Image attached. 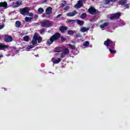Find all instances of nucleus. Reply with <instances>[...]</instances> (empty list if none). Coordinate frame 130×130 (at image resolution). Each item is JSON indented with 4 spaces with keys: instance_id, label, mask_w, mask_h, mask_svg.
I'll list each match as a JSON object with an SVG mask.
<instances>
[{
    "instance_id": "23",
    "label": "nucleus",
    "mask_w": 130,
    "mask_h": 130,
    "mask_svg": "<svg viewBox=\"0 0 130 130\" xmlns=\"http://www.w3.org/2000/svg\"><path fill=\"white\" fill-rule=\"evenodd\" d=\"M15 26H16V27H17L18 28H19V27L21 26V22H20V21H16Z\"/></svg>"
},
{
    "instance_id": "2",
    "label": "nucleus",
    "mask_w": 130,
    "mask_h": 130,
    "mask_svg": "<svg viewBox=\"0 0 130 130\" xmlns=\"http://www.w3.org/2000/svg\"><path fill=\"white\" fill-rule=\"evenodd\" d=\"M37 41L38 43H41L42 42V38L39 35V33L35 32L31 41V43L33 45L37 44Z\"/></svg>"
},
{
    "instance_id": "6",
    "label": "nucleus",
    "mask_w": 130,
    "mask_h": 130,
    "mask_svg": "<svg viewBox=\"0 0 130 130\" xmlns=\"http://www.w3.org/2000/svg\"><path fill=\"white\" fill-rule=\"evenodd\" d=\"M121 16V14L120 13L117 12L114 14H112L110 17V20H118L119 18Z\"/></svg>"
},
{
    "instance_id": "34",
    "label": "nucleus",
    "mask_w": 130,
    "mask_h": 130,
    "mask_svg": "<svg viewBox=\"0 0 130 130\" xmlns=\"http://www.w3.org/2000/svg\"><path fill=\"white\" fill-rule=\"evenodd\" d=\"M67 3L66 1H63V3L61 4L62 7L63 8V7H65L66 4Z\"/></svg>"
},
{
    "instance_id": "24",
    "label": "nucleus",
    "mask_w": 130,
    "mask_h": 130,
    "mask_svg": "<svg viewBox=\"0 0 130 130\" xmlns=\"http://www.w3.org/2000/svg\"><path fill=\"white\" fill-rule=\"evenodd\" d=\"M76 30L74 31V30H71L68 31V35H73L74 33H76Z\"/></svg>"
},
{
    "instance_id": "9",
    "label": "nucleus",
    "mask_w": 130,
    "mask_h": 130,
    "mask_svg": "<svg viewBox=\"0 0 130 130\" xmlns=\"http://www.w3.org/2000/svg\"><path fill=\"white\" fill-rule=\"evenodd\" d=\"M88 12L90 15H95L97 13V10L95 8L91 7L88 9Z\"/></svg>"
},
{
    "instance_id": "27",
    "label": "nucleus",
    "mask_w": 130,
    "mask_h": 130,
    "mask_svg": "<svg viewBox=\"0 0 130 130\" xmlns=\"http://www.w3.org/2000/svg\"><path fill=\"white\" fill-rule=\"evenodd\" d=\"M80 18H81V19H85V18H87V14L83 13L81 15Z\"/></svg>"
},
{
    "instance_id": "44",
    "label": "nucleus",
    "mask_w": 130,
    "mask_h": 130,
    "mask_svg": "<svg viewBox=\"0 0 130 130\" xmlns=\"http://www.w3.org/2000/svg\"><path fill=\"white\" fill-rule=\"evenodd\" d=\"M38 15H36V17L38 18Z\"/></svg>"
},
{
    "instance_id": "29",
    "label": "nucleus",
    "mask_w": 130,
    "mask_h": 130,
    "mask_svg": "<svg viewBox=\"0 0 130 130\" xmlns=\"http://www.w3.org/2000/svg\"><path fill=\"white\" fill-rule=\"evenodd\" d=\"M110 52L111 53H112V54H115V53H116V50H112V49H111V48H110L109 49Z\"/></svg>"
},
{
    "instance_id": "19",
    "label": "nucleus",
    "mask_w": 130,
    "mask_h": 130,
    "mask_svg": "<svg viewBox=\"0 0 130 130\" xmlns=\"http://www.w3.org/2000/svg\"><path fill=\"white\" fill-rule=\"evenodd\" d=\"M107 26H109V22H105L103 24L100 25V27L103 29V28H105V27H107Z\"/></svg>"
},
{
    "instance_id": "28",
    "label": "nucleus",
    "mask_w": 130,
    "mask_h": 130,
    "mask_svg": "<svg viewBox=\"0 0 130 130\" xmlns=\"http://www.w3.org/2000/svg\"><path fill=\"white\" fill-rule=\"evenodd\" d=\"M89 45H90V43L89 41H86L83 44V46L85 47L89 46Z\"/></svg>"
},
{
    "instance_id": "4",
    "label": "nucleus",
    "mask_w": 130,
    "mask_h": 130,
    "mask_svg": "<svg viewBox=\"0 0 130 130\" xmlns=\"http://www.w3.org/2000/svg\"><path fill=\"white\" fill-rule=\"evenodd\" d=\"M52 14V8L48 7L46 9V13L43 14V18H50L51 17V14Z\"/></svg>"
},
{
    "instance_id": "47",
    "label": "nucleus",
    "mask_w": 130,
    "mask_h": 130,
    "mask_svg": "<svg viewBox=\"0 0 130 130\" xmlns=\"http://www.w3.org/2000/svg\"><path fill=\"white\" fill-rule=\"evenodd\" d=\"M91 1H94V0H91Z\"/></svg>"
},
{
    "instance_id": "15",
    "label": "nucleus",
    "mask_w": 130,
    "mask_h": 130,
    "mask_svg": "<svg viewBox=\"0 0 130 130\" xmlns=\"http://www.w3.org/2000/svg\"><path fill=\"white\" fill-rule=\"evenodd\" d=\"M127 3V0H120L118 2V5H122V6L126 5Z\"/></svg>"
},
{
    "instance_id": "5",
    "label": "nucleus",
    "mask_w": 130,
    "mask_h": 130,
    "mask_svg": "<svg viewBox=\"0 0 130 130\" xmlns=\"http://www.w3.org/2000/svg\"><path fill=\"white\" fill-rule=\"evenodd\" d=\"M52 25L51 21L47 20H44L41 22V26L44 27V28H49Z\"/></svg>"
},
{
    "instance_id": "12",
    "label": "nucleus",
    "mask_w": 130,
    "mask_h": 130,
    "mask_svg": "<svg viewBox=\"0 0 130 130\" xmlns=\"http://www.w3.org/2000/svg\"><path fill=\"white\" fill-rule=\"evenodd\" d=\"M77 14H78V12H77V11H76V10H74L72 12H69V13H67V16L68 17H74V16H76V15H77Z\"/></svg>"
},
{
    "instance_id": "39",
    "label": "nucleus",
    "mask_w": 130,
    "mask_h": 130,
    "mask_svg": "<svg viewBox=\"0 0 130 130\" xmlns=\"http://www.w3.org/2000/svg\"><path fill=\"white\" fill-rule=\"evenodd\" d=\"M125 9H128L129 7L128 6V4L125 5Z\"/></svg>"
},
{
    "instance_id": "10",
    "label": "nucleus",
    "mask_w": 130,
    "mask_h": 130,
    "mask_svg": "<svg viewBox=\"0 0 130 130\" xmlns=\"http://www.w3.org/2000/svg\"><path fill=\"white\" fill-rule=\"evenodd\" d=\"M4 41L7 43L12 42L13 41V38L11 36H5Z\"/></svg>"
},
{
    "instance_id": "45",
    "label": "nucleus",
    "mask_w": 130,
    "mask_h": 130,
    "mask_svg": "<svg viewBox=\"0 0 130 130\" xmlns=\"http://www.w3.org/2000/svg\"><path fill=\"white\" fill-rule=\"evenodd\" d=\"M30 48H33V47L30 46Z\"/></svg>"
},
{
    "instance_id": "14",
    "label": "nucleus",
    "mask_w": 130,
    "mask_h": 130,
    "mask_svg": "<svg viewBox=\"0 0 130 130\" xmlns=\"http://www.w3.org/2000/svg\"><path fill=\"white\" fill-rule=\"evenodd\" d=\"M8 47L9 46L0 43V50H4V49H7Z\"/></svg>"
},
{
    "instance_id": "16",
    "label": "nucleus",
    "mask_w": 130,
    "mask_h": 130,
    "mask_svg": "<svg viewBox=\"0 0 130 130\" xmlns=\"http://www.w3.org/2000/svg\"><path fill=\"white\" fill-rule=\"evenodd\" d=\"M90 30V27H82L81 28V31L83 32V33L85 32H87V31H89Z\"/></svg>"
},
{
    "instance_id": "32",
    "label": "nucleus",
    "mask_w": 130,
    "mask_h": 130,
    "mask_svg": "<svg viewBox=\"0 0 130 130\" xmlns=\"http://www.w3.org/2000/svg\"><path fill=\"white\" fill-rule=\"evenodd\" d=\"M45 32V29L44 28H43L41 31H40V34L41 35H43V32Z\"/></svg>"
},
{
    "instance_id": "17",
    "label": "nucleus",
    "mask_w": 130,
    "mask_h": 130,
    "mask_svg": "<svg viewBox=\"0 0 130 130\" xmlns=\"http://www.w3.org/2000/svg\"><path fill=\"white\" fill-rule=\"evenodd\" d=\"M62 52L65 54H69L70 53V50L66 48H63L62 49Z\"/></svg>"
},
{
    "instance_id": "37",
    "label": "nucleus",
    "mask_w": 130,
    "mask_h": 130,
    "mask_svg": "<svg viewBox=\"0 0 130 130\" xmlns=\"http://www.w3.org/2000/svg\"><path fill=\"white\" fill-rule=\"evenodd\" d=\"M5 27V24L0 25V30H2Z\"/></svg>"
},
{
    "instance_id": "7",
    "label": "nucleus",
    "mask_w": 130,
    "mask_h": 130,
    "mask_svg": "<svg viewBox=\"0 0 130 130\" xmlns=\"http://www.w3.org/2000/svg\"><path fill=\"white\" fill-rule=\"evenodd\" d=\"M21 5H22V1L21 0H18L13 2L11 6L12 8H18Z\"/></svg>"
},
{
    "instance_id": "42",
    "label": "nucleus",
    "mask_w": 130,
    "mask_h": 130,
    "mask_svg": "<svg viewBox=\"0 0 130 130\" xmlns=\"http://www.w3.org/2000/svg\"><path fill=\"white\" fill-rule=\"evenodd\" d=\"M111 2H112V3H115V2H116V0H110Z\"/></svg>"
},
{
    "instance_id": "48",
    "label": "nucleus",
    "mask_w": 130,
    "mask_h": 130,
    "mask_svg": "<svg viewBox=\"0 0 130 130\" xmlns=\"http://www.w3.org/2000/svg\"><path fill=\"white\" fill-rule=\"evenodd\" d=\"M0 39H1V38L0 37Z\"/></svg>"
},
{
    "instance_id": "1",
    "label": "nucleus",
    "mask_w": 130,
    "mask_h": 130,
    "mask_svg": "<svg viewBox=\"0 0 130 130\" xmlns=\"http://www.w3.org/2000/svg\"><path fill=\"white\" fill-rule=\"evenodd\" d=\"M61 35L59 32H56L54 35H53L49 39H48L47 41V45H51L54 41L56 40H58L60 38L61 42H64L66 41V38L63 37V36H61Z\"/></svg>"
},
{
    "instance_id": "22",
    "label": "nucleus",
    "mask_w": 130,
    "mask_h": 130,
    "mask_svg": "<svg viewBox=\"0 0 130 130\" xmlns=\"http://www.w3.org/2000/svg\"><path fill=\"white\" fill-rule=\"evenodd\" d=\"M77 24H78V25H80V26H83V25H84V23H85L84 21L80 20L79 19H77Z\"/></svg>"
},
{
    "instance_id": "40",
    "label": "nucleus",
    "mask_w": 130,
    "mask_h": 130,
    "mask_svg": "<svg viewBox=\"0 0 130 130\" xmlns=\"http://www.w3.org/2000/svg\"><path fill=\"white\" fill-rule=\"evenodd\" d=\"M62 15L61 14H58L57 16H56V18L58 19V18H59L60 17H61Z\"/></svg>"
},
{
    "instance_id": "46",
    "label": "nucleus",
    "mask_w": 130,
    "mask_h": 130,
    "mask_svg": "<svg viewBox=\"0 0 130 130\" xmlns=\"http://www.w3.org/2000/svg\"><path fill=\"white\" fill-rule=\"evenodd\" d=\"M57 52H60V51H57Z\"/></svg>"
},
{
    "instance_id": "25",
    "label": "nucleus",
    "mask_w": 130,
    "mask_h": 130,
    "mask_svg": "<svg viewBox=\"0 0 130 130\" xmlns=\"http://www.w3.org/2000/svg\"><path fill=\"white\" fill-rule=\"evenodd\" d=\"M29 40H30V38L28 37V36H26L23 37L24 41H26V42H28V41H29Z\"/></svg>"
},
{
    "instance_id": "41",
    "label": "nucleus",
    "mask_w": 130,
    "mask_h": 130,
    "mask_svg": "<svg viewBox=\"0 0 130 130\" xmlns=\"http://www.w3.org/2000/svg\"><path fill=\"white\" fill-rule=\"evenodd\" d=\"M29 16H30V17H33L34 15L32 13H29Z\"/></svg>"
},
{
    "instance_id": "26",
    "label": "nucleus",
    "mask_w": 130,
    "mask_h": 130,
    "mask_svg": "<svg viewBox=\"0 0 130 130\" xmlns=\"http://www.w3.org/2000/svg\"><path fill=\"white\" fill-rule=\"evenodd\" d=\"M38 11L40 14H42V13L44 12V10L41 7L39 8Z\"/></svg>"
},
{
    "instance_id": "13",
    "label": "nucleus",
    "mask_w": 130,
    "mask_h": 130,
    "mask_svg": "<svg viewBox=\"0 0 130 130\" xmlns=\"http://www.w3.org/2000/svg\"><path fill=\"white\" fill-rule=\"evenodd\" d=\"M59 29L61 31V33H64L68 30V27L66 26H61L59 28Z\"/></svg>"
},
{
    "instance_id": "43",
    "label": "nucleus",
    "mask_w": 130,
    "mask_h": 130,
    "mask_svg": "<svg viewBox=\"0 0 130 130\" xmlns=\"http://www.w3.org/2000/svg\"><path fill=\"white\" fill-rule=\"evenodd\" d=\"M4 55L3 54H0V58H2V57H3Z\"/></svg>"
},
{
    "instance_id": "18",
    "label": "nucleus",
    "mask_w": 130,
    "mask_h": 130,
    "mask_svg": "<svg viewBox=\"0 0 130 130\" xmlns=\"http://www.w3.org/2000/svg\"><path fill=\"white\" fill-rule=\"evenodd\" d=\"M61 59L60 58H58V59H55L54 58H52V61L54 63H59V62H60Z\"/></svg>"
},
{
    "instance_id": "33",
    "label": "nucleus",
    "mask_w": 130,
    "mask_h": 130,
    "mask_svg": "<svg viewBox=\"0 0 130 130\" xmlns=\"http://www.w3.org/2000/svg\"><path fill=\"white\" fill-rule=\"evenodd\" d=\"M76 36L77 38H79L80 37H82V35H81V34L78 33L76 35Z\"/></svg>"
},
{
    "instance_id": "36",
    "label": "nucleus",
    "mask_w": 130,
    "mask_h": 130,
    "mask_svg": "<svg viewBox=\"0 0 130 130\" xmlns=\"http://www.w3.org/2000/svg\"><path fill=\"white\" fill-rule=\"evenodd\" d=\"M110 2H111L110 0H105V3H106V5L109 4Z\"/></svg>"
},
{
    "instance_id": "21",
    "label": "nucleus",
    "mask_w": 130,
    "mask_h": 130,
    "mask_svg": "<svg viewBox=\"0 0 130 130\" xmlns=\"http://www.w3.org/2000/svg\"><path fill=\"white\" fill-rule=\"evenodd\" d=\"M33 19V17H25L24 18V20L25 22H31L32 21V19Z\"/></svg>"
},
{
    "instance_id": "38",
    "label": "nucleus",
    "mask_w": 130,
    "mask_h": 130,
    "mask_svg": "<svg viewBox=\"0 0 130 130\" xmlns=\"http://www.w3.org/2000/svg\"><path fill=\"white\" fill-rule=\"evenodd\" d=\"M69 9H70V7H69V6H66L64 8V10H65L66 11H68V10H69Z\"/></svg>"
},
{
    "instance_id": "20",
    "label": "nucleus",
    "mask_w": 130,
    "mask_h": 130,
    "mask_svg": "<svg viewBox=\"0 0 130 130\" xmlns=\"http://www.w3.org/2000/svg\"><path fill=\"white\" fill-rule=\"evenodd\" d=\"M0 7L2 8H7V7H8V4L7 3V2L1 3Z\"/></svg>"
},
{
    "instance_id": "31",
    "label": "nucleus",
    "mask_w": 130,
    "mask_h": 130,
    "mask_svg": "<svg viewBox=\"0 0 130 130\" xmlns=\"http://www.w3.org/2000/svg\"><path fill=\"white\" fill-rule=\"evenodd\" d=\"M70 46L71 48L73 50H76V46H75V45L70 44Z\"/></svg>"
},
{
    "instance_id": "3",
    "label": "nucleus",
    "mask_w": 130,
    "mask_h": 130,
    "mask_svg": "<svg viewBox=\"0 0 130 130\" xmlns=\"http://www.w3.org/2000/svg\"><path fill=\"white\" fill-rule=\"evenodd\" d=\"M104 45L107 46V47H110L112 49H114V47H115V42H113L111 40L108 39L106 41H105L104 43Z\"/></svg>"
},
{
    "instance_id": "11",
    "label": "nucleus",
    "mask_w": 130,
    "mask_h": 130,
    "mask_svg": "<svg viewBox=\"0 0 130 130\" xmlns=\"http://www.w3.org/2000/svg\"><path fill=\"white\" fill-rule=\"evenodd\" d=\"M83 1L84 0H79L78 1L77 4H76L75 5V8H76L77 9H80L81 7H82L83 3Z\"/></svg>"
},
{
    "instance_id": "30",
    "label": "nucleus",
    "mask_w": 130,
    "mask_h": 130,
    "mask_svg": "<svg viewBox=\"0 0 130 130\" xmlns=\"http://www.w3.org/2000/svg\"><path fill=\"white\" fill-rule=\"evenodd\" d=\"M68 23H72V24H75V23H76V20L70 19L68 20Z\"/></svg>"
},
{
    "instance_id": "8",
    "label": "nucleus",
    "mask_w": 130,
    "mask_h": 130,
    "mask_svg": "<svg viewBox=\"0 0 130 130\" xmlns=\"http://www.w3.org/2000/svg\"><path fill=\"white\" fill-rule=\"evenodd\" d=\"M20 13L23 16H25V15H27V14H29V8L24 7L22 9H20Z\"/></svg>"
},
{
    "instance_id": "35",
    "label": "nucleus",
    "mask_w": 130,
    "mask_h": 130,
    "mask_svg": "<svg viewBox=\"0 0 130 130\" xmlns=\"http://www.w3.org/2000/svg\"><path fill=\"white\" fill-rule=\"evenodd\" d=\"M64 56H66V54H64V53L61 54V55H60L61 58H63V57H64Z\"/></svg>"
}]
</instances>
